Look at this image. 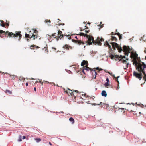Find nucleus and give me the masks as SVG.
<instances>
[{"mask_svg":"<svg viewBox=\"0 0 146 146\" xmlns=\"http://www.w3.org/2000/svg\"><path fill=\"white\" fill-rule=\"evenodd\" d=\"M103 27V24L102 25H100V28H102Z\"/></svg>","mask_w":146,"mask_h":146,"instance_id":"8fccbe9b","label":"nucleus"},{"mask_svg":"<svg viewBox=\"0 0 146 146\" xmlns=\"http://www.w3.org/2000/svg\"><path fill=\"white\" fill-rule=\"evenodd\" d=\"M30 32H31V31L29 32V34H25V37L26 38H31L33 37V40H34L35 39H36L38 38V31L36 30L35 29L34 30V33L37 34L35 35V34L31 33V34H32V35H31L30 34Z\"/></svg>","mask_w":146,"mask_h":146,"instance_id":"7ed1b4c3","label":"nucleus"},{"mask_svg":"<svg viewBox=\"0 0 146 146\" xmlns=\"http://www.w3.org/2000/svg\"><path fill=\"white\" fill-rule=\"evenodd\" d=\"M96 69L97 70H98V71H99L100 70H102L101 69H99V68L98 67H97L96 68Z\"/></svg>","mask_w":146,"mask_h":146,"instance_id":"4c0bfd02","label":"nucleus"},{"mask_svg":"<svg viewBox=\"0 0 146 146\" xmlns=\"http://www.w3.org/2000/svg\"><path fill=\"white\" fill-rule=\"evenodd\" d=\"M25 85H26V86H27L28 85V83H26V84Z\"/></svg>","mask_w":146,"mask_h":146,"instance_id":"bf43d9fd","label":"nucleus"},{"mask_svg":"<svg viewBox=\"0 0 146 146\" xmlns=\"http://www.w3.org/2000/svg\"><path fill=\"white\" fill-rule=\"evenodd\" d=\"M65 36L68 37V38L69 39H71V36H70V35H65Z\"/></svg>","mask_w":146,"mask_h":146,"instance_id":"7c9ffc66","label":"nucleus"},{"mask_svg":"<svg viewBox=\"0 0 146 146\" xmlns=\"http://www.w3.org/2000/svg\"><path fill=\"white\" fill-rule=\"evenodd\" d=\"M138 54H134L132 53H131V58H133V59L132 60V61L133 62V64L134 65L135 64V65L136 64V62H135V60L137 61V58L138 57Z\"/></svg>","mask_w":146,"mask_h":146,"instance_id":"1a4fd4ad","label":"nucleus"},{"mask_svg":"<svg viewBox=\"0 0 146 146\" xmlns=\"http://www.w3.org/2000/svg\"><path fill=\"white\" fill-rule=\"evenodd\" d=\"M7 26H8L9 25V23H7Z\"/></svg>","mask_w":146,"mask_h":146,"instance_id":"69168bd1","label":"nucleus"},{"mask_svg":"<svg viewBox=\"0 0 146 146\" xmlns=\"http://www.w3.org/2000/svg\"><path fill=\"white\" fill-rule=\"evenodd\" d=\"M135 62H136V64L135 65V66H136V69L138 70L139 72H141L142 73V72L144 75L146 74L144 70V69H143L141 68V64L140 63H138L135 60Z\"/></svg>","mask_w":146,"mask_h":146,"instance_id":"20e7f679","label":"nucleus"},{"mask_svg":"<svg viewBox=\"0 0 146 146\" xmlns=\"http://www.w3.org/2000/svg\"><path fill=\"white\" fill-rule=\"evenodd\" d=\"M114 78H116V80L117 81V82L118 83V85L119 86V81H118V78H119V76H118L117 77H115L114 76Z\"/></svg>","mask_w":146,"mask_h":146,"instance_id":"cd10ccee","label":"nucleus"},{"mask_svg":"<svg viewBox=\"0 0 146 146\" xmlns=\"http://www.w3.org/2000/svg\"><path fill=\"white\" fill-rule=\"evenodd\" d=\"M49 144L51 145H52V144L50 142H49Z\"/></svg>","mask_w":146,"mask_h":146,"instance_id":"0e129e2a","label":"nucleus"},{"mask_svg":"<svg viewBox=\"0 0 146 146\" xmlns=\"http://www.w3.org/2000/svg\"><path fill=\"white\" fill-rule=\"evenodd\" d=\"M137 60L139 62H140L141 61L140 58L139 57H138L137 58Z\"/></svg>","mask_w":146,"mask_h":146,"instance_id":"e433bc0d","label":"nucleus"},{"mask_svg":"<svg viewBox=\"0 0 146 146\" xmlns=\"http://www.w3.org/2000/svg\"><path fill=\"white\" fill-rule=\"evenodd\" d=\"M75 38L77 39V40L72 39V41L73 42L76 43L78 45H82L84 48H85V46L84 45L85 43L83 41H82L81 40H78L77 36H75Z\"/></svg>","mask_w":146,"mask_h":146,"instance_id":"423d86ee","label":"nucleus"},{"mask_svg":"<svg viewBox=\"0 0 146 146\" xmlns=\"http://www.w3.org/2000/svg\"><path fill=\"white\" fill-rule=\"evenodd\" d=\"M141 65L142 69H144L145 68H146V65L144 62H142V64H141Z\"/></svg>","mask_w":146,"mask_h":146,"instance_id":"aec40b11","label":"nucleus"},{"mask_svg":"<svg viewBox=\"0 0 146 146\" xmlns=\"http://www.w3.org/2000/svg\"><path fill=\"white\" fill-rule=\"evenodd\" d=\"M31 47H34V48H40L39 47H38V46H37L35 45H34L33 44V45H32L31 46ZM30 48L31 49H32L31 48Z\"/></svg>","mask_w":146,"mask_h":146,"instance_id":"393cba45","label":"nucleus"},{"mask_svg":"<svg viewBox=\"0 0 146 146\" xmlns=\"http://www.w3.org/2000/svg\"><path fill=\"white\" fill-rule=\"evenodd\" d=\"M84 69L85 70H86V71H89V69L90 70H92V69L91 68L88 67L87 66H86L85 67V68H84Z\"/></svg>","mask_w":146,"mask_h":146,"instance_id":"4be33fe9","label":"nucleus"},{"mask_svg":"<svg viewBox=\"0 0 146 146\" xmlns=\"http://www.w3.org/2000/svg\"><path fill=\"white\" fill-rule=\"evenodd\" d=\"M143 78L145 80L146 78V74H145V75H144V76L143 77Z\"/></svg>","mask_w":146,"mask_h":146,"instance_id":"c03bdc74","label":"nucleus"},{"mask_svg":"<svg viewBox=\"0 0 146 146\" xmlns=\"http://www.w3.org/2000/svg\"><path fill=\"white\" fill-rule=\"evenodd\" d=\"M22 136L21 135H20V136L19 137V139H18V141H22Z\"/></svg>","mask_w":146,"mask_h":146,"instance_id":"c756f323","label":"nucleus"},{"mask_svg":"<svg viewBox=\"0 0 146 146\" xmlns=\"http://www.w3.org/2000/svg\"><path fill=\"white\" fill-rule=\"evenodd\" d=\"M67 89L68 90V91L67 90H65V89H64V92H66L69 96L71 95L72 96V95H73L74 96H75V95L73 94V92H74V90H71L68 88Z\"/></svg>","mask_w":146,"mask_h":146,"instance_id":"9b49d317","label":"nucleus"},{"mask_svg":"<svg viewBox=\"0 0 146 146\" xmlns=\"http://www.w3.org/2000/svg\"><path fill=\"white\" fill-rule=\"evenodd\" d=\"M34 140H36L37 142H39L41 141L40 138H35Z\"/></svg>","mask_w":146,"mask_h":146,"instance_id":"bb28decb","label":"nucleus"},{"mask_svg":"<svg viewBox=\"0 0 146 146\" xmlns=\"http://www.w3.org/2000/svg\"><path fill=\"white\" fill-rule=\"evenodd\" d=\"M85 32H86V33H88L90 31L89 30H87L86 29L85 30Z\"/></svg>","mask_w":146,"mask_h":146,"instance_id":"ea45409f","label":"nucleus"},{"mask_svg":"<svg viewBox=\"0 0 146 146\" xmlns=\"http://www.w3.org/2000/svg\"><path fill=\"white\" fill-rule=\"evenodd\" d=\"M58 33L57 36L56 35V33H55L52 34L51 35H48L49 36L50 38L51 39L52 38V37H53L57 41H58L59 39H61L62 38L65 36L64 34L63 35L62 34V32L60 30H58Z\"/></svg>","mask_w":146,"mask_h":146,"instance_id":"f03ea898","label":"nucleus"},{"mask_svg":"<svg viewBox=\"0 0 146 146\" xmlns=\"http://www.w3.org/2000/svg\"><path fill=\"white\" fill-rule=\"evenodd\" d=\"M24 80V78H19V80Z\"/></svg>","mask_w":146,"mask_h":146,"instance_id":"79ce46f5","label":"nucleus"},{"mask_svg":"<svg viewBox=\"0 0 146 146\" xmlns=\"http://www.w3.org/2000/svg\"><path fill=\"white\" fill-rule=\"evenodd\" d=\"M5 92L6 93H8L9 94H12V92L10 91L9 90H7L5 91Z\"/></svg>","mask_w":146,"mask_h":146,"instance_id":"c85d7f7f","label":"nucleus"},{"mask_svg":"<svg viewBox=\"0 0 146 146\" xmlns=\"http://www.w3.org/2000/svg\"><path fill=\"white\" fill-rule=\"evenodd\" d=\"M43 82H41L40 83H41V84L42 85H43Z\"/></svg>","mask_w":146,"mask_h":146,"instance_id":"e2e57ef3","label":"nucleus"},{"mask_svg":"<svg viewBox=\"0 0 146 146\" xmlns=\"http://www.w3.org/2000/svg\"><path fill=\"white\" fill-rule=\"evenodd\" d=\"M40 80V79H38V81H37L36 82H41V80Z\"/></svg>","mask_w":146,"mask_h":146,"instance_id":"49530a36","label":"nucleus"},{"mask_svg":"<svg viewBox=\"0 0 146 146\" xmlns=\"http://www.w3.org/2000/svg\"><path fill=\"white\" fill-rule=\"evenodd\" d=\"M0 22H1V23L0 24V25L2 27H5V25L4 23H3L4 21L2 20H0Z\"/></svg>","mask_w":146,"mask_h":146,"instance_id":"5701e85b","label":"nucleus"},{"mask_svg":"<svg viewBox=\"0 0 146 146\" xmlns=\"http://www.w3.org/2000/svg\"><path fill=\"white\" fill-rule=\"evenodd\" d=\"M119 85L118 86H118L117 87V90L119 89Z\"/></svg>","mask_w":146,"mask_h":146,"instance_id":"3c124183","label":"nucleus"},{"mask_svg":"<svg viewBox=\"0 0 146 146\" xmlns=\"http://www.w3.org/2000/svg\"><path fill=\"white\" fill-rule=\"evenodd\" d=\"M104 41V39L103 38H101L100 39L99 37H98L96 41V43L100 45L102 44V43L100 42H102Z\"/></svg>","mask_w":146,"mask_h":146,"instance_id":"f8f14e48","label":"nucleus"},{"mask_svg":"<svg viewBox=\"0 0 146 146\" xmlns=\"http://www.w3.org/2000/svg\"><path fill=\"white\" fill-rule=\"evenodd\" d=\"M118 36H119V39L120 40L122 39V34L119 35Z\"/></svg>","mask_w":146,"mask_h":146,"instance_id":"c9c22d12","label":"nucleus"},{"mask_svg":"<svg viewBox=\"0 0 146 146\" xmlns=\"http://www.w3.org/2000/svg\"><path fill=\"white\" fill-rule=\"evenodd\" d=\"M74 91H75V92H76L77 94H80V95H82V96H85V95H86L85 94H83V92H79L76 90Z\"/></svg>","mask_w":146,"mask_h":146,"instance_id":"dca6fc26","label":"nucleus"},{"mask_svg":"<svg viewBox=\"0 0 146 146\" xmlns=\"http://www.w3.org/2000/svg\"><path fill=\"white\" fill-rule=\"evenodd\" d=\"M114 50H115V48H117L118 50V51L120 52L123 50L122 48L117 43L115 42H111V43Z\"/></svg>","mask_w":146,"mask_h":146,"instance_id":"39448f33","label":"nucleus"},{"mask_svg":"<svg viewBox=\"0 0 146 146\" xmlns=\"http://www.w3.org/2000/svg\"><path fill=\"white\" fill-rule=\"evenodd\" d=\"M104 86H105V87H107V86H109V83L108 82H106L104 84Z\"/></svg>","mask_w":146,"mask_h":146,"instance_id":"473e14b6","label":"nucleus"},{"mask_svg":"<svg viewBox=\"0 0 146 146\" xmlns=\"http://www.w3.org/2000/svg\"><path fill=\"white\" fill-rule=\"evenodd\" d=\"M63 48L64 49H66V50H69L70 49H72V47H71L70 46L68 45H65L63 47Z\"/></svg>","mask_w":146,"mask_h":146,"instance_id":"4468645a","label":"nucleus"},{"mask_svg":"<svg viewBox=\"0 0 146 146\" xmlns=\"http://www.w3.org/2000/svg\"><path fill=\"white\" fill-rule=\"evenodd\" d=\"M5 74H7L8 75L10 76V77H11V78H12V79H14V77H15L14 76L10 75L9 74H7V73H6Z\"/></svg>","mask_w":146,"mask_h":146,"instance_id":"2f4dec72","label":"nucleus"},{"mask_svg":"<svg viewBox=\"0 0 146 146\" xmlns=\"http://www.w3.org/2000/svg\"><path fill=\"white\" fill-rule=\"evenodd\" d=\"M106 44V45L108 46L109 50H111L112 48H111V46L109 44L108 42L107 41H106L105 42V44Z\"/></svg>","mask_w":146,"mask_h":146,"instance_id":"6ab92c4d","label":"nucleus"},{"mask_svg":"<svg viewBox=\"0 0 146 146\" xmlns=\"http://www.w3.org/2000/svg\"><path fill=\"white\" fill-rule=\"evenodd\" d=\"M58 25L59 26H60V25H64V23H59Z\"/></svg>","mask_w":146,"mask_h":146,"instance_id":"58836bf2","label":"nucleus"},{"mask_svg":"<svg viewBox=\"0 0 146 146\" xmlns=\"http://www.w3.org/2000/svg\"><path fill=\"white\" fill-rule=\"evenodd\" d=\"M88 62L87 61L83 60L81 63V65L82 66H84L85 65V67H86V66H88Z\"/></svg>","mask_w":146,"mask_h":146,"instance_id":"ddd939ff","label":"nucleus"},{"mask_svg":"<svg viewBox=\"0 0 146 146\" xmlns=\"http://www.w3.org/2000/svg\"><path fill=\"white\" fill-rule=\"evenodd\" d=\"M133 75L136 78L139 79L140 80L142 78V73L141 72L138 73L134 71L133 73Z\"/></svg>","mask_w":146,"mask_h":146,"instance_id":"9d476101","label":"nucleus"},{"mask_svg":"<svg viewBox=\"0 0 146 146\" xmlns=\"http://www.w3.org/2000/svg\"><path fill=\"white\" fill-rule=\"evenodd\" d=\"M115 33H114L113 32H112L111 33V35H115Z\"/></svg>","mask_w":146,"mask_h":146,"instance_id":"a18cd8bd","label":"nucleus"},{"mask_svg":"<svg viewBox=\"0 0 146 146\" xmlns=\"http://www.w3.org/2000/svg\"><path fill=\"white\" fill-rule=\"evenodd\" d=\"M15 33H13L12 32H9L8 31L5 32L2 30H0V37H1V35L3 33H5V35H8V36H7V37H9L15 38V37H19V38L18 40L20 41L21 40V38H22V35L20 34L21 32H15Z\"/></svg>","mask_w":146,"mask_h":146,"instance_id":"f257e3e1","label":"nucleus"},{"mask_svg":"<svg viewBox=\"0 0 146 146\" xmlns=\"http://www.w3.org/2000/svg\"><path fill=\"white\" fill-rule=\"evenodd\" d=\"M116 58H117L118 59H119L120 58V60H122V59L123 58H126L125 56H123L122 55H120L119 56V55H116Z\"/></svg>","mask_w":146,"mask_h":146,"instance_id":"2eb2a0df","label":"nucleus"},{"mask_svg":"<svg viewBox=\"0 0 146 146\" xmlns=\"http://www.w3.org/2000/svg\"><path fill=\"white\" fill-rule=\"evenodd\" d=\"M123 48L125 54L128 56V55L130 53V51L131 50V49L129 46H127L126 45L123 46Z\"/></svg>","mask_w":146,"mask_h":146,"instance_id":"0eeeda50","label":"nucleus"},{"mask_svg":"<svg viewBox=\"0 0 146 146\" xmlns=\"http://www.w3.org/2000/svg\"><path fill=\"white\" fill-rule=\"evenodd\" d=\"M43 50H44L45 51H46V49H47L45 47H44L43 48Z\"/></svg>","mask_w":146,"mask_h":146,"instance_id":"603ef678","label":"nucleus"},{"mask_svg":"<svg viewBox=\"0 0 146 146\" xmlns=\"http://www.w3.org/2000/svg\"><path fill=\"white\" fill-rule=\"evenodd\" d=\"M93 71L94 72L95 74L96 75L97 74L95 70H94Z\"/></svg>","mask_w":146,"mask_h":146,"instance_id":"13d9d810","label":"nucleus"},{"mask_svg":"<svg viewBox=\"0 0 146 146\" xmlns=\"http://www.w3.org/2000/svg\"><path fill=\"white\" fill-rule=\"evenodd\" d=\"M144 52L145 53H146V50H145L144 51Z\"/></svg>","mask_w":146,"mask_h":146,"instance_id":"774afa93","label":"nucleus"},{"mask_svg":"<svg viewBox=\"0 0 146 146\" xmlns=\"http://www.w3.org/2000/svg\"><path fill=\"white\" fill-rule=\"evenodd\" d=\"M101 95L102 96L106 97L107 96V94L105 91L103 90L101 93Z\"/></svg>","mask_w":146,"mask_h":146,"instance_id":"a211bd4d","label":"nucleus"},{"mask_svg":"<svg viewBox=\"0 0 146 146\" xmlns=\"http://www.w3.org/2000/svg\"><path fill=\"white\" fill-rule=\"evenodd\" d=\"M25 138H26V137L25 136H23V139H25Z\"/></svg>","mask_w":146,"mask_h":146,"instance_id":"6e6d98bb","label":"nucleus"},{"mask_svg":"<svg viewBox=\"0 0 146 146\" xmlns=\"http://www.w3.org/2000/svg\"><path fill=\"white\" fill-rule=\"evenodd\" d=\"M50 84L52 85H55V84H54V83H53V82H52V83H51Z\"/></svg>","mask_w":146,"mask_h":146,"instance_id":"09e8293b","label":"nucleus"},{"mask_svg":"<svg viewBox=\"0 0 146 146\" xmlns=\"http://www.w3.org/2000/svg\"><path fill=\"white\" fill-rule=\"evenodd\" d=\"M135 112H134V113H133V114H134V115H137V113H135Z\"/></svg>","mask_w":146,"mask_h":146,"instance_id":"052dcab7","label":"nucleus"},{"mask_svg":"<svg viewBox=\"0 0 146 146\" xmlns=\"http://www.w3.org/2000/svg\"><path fill=\"white\" fill-rule=\"evenodd\" d=\"M31 33H32V32H30V35H32V34H31Z\"/></svg>","mask_w":146,"mask_h":146,"instance_id":"338daca9","label":"nucleus"},{"mask_svg":"<svg viewBox=\"0 0 146 146\" xmlns=\"http://www.w3.org/2000/svg\"><path fill=\"white\" fill-rule=\"evenodd\" d=\"M102 102H100V103L99 104H96V103H94L93 104V105H102Z\"/></svg>","mask_w":146,"mask_h":146,"instance_id":"72a5a7b5","label":"nucleus"},{"mask_svg":"<svg viewBox=\"0 0 146 146\" xmlns=\"http://www.w3.org/2000/svg\"><path fill=\"white\" fill-rule=\"evenodd\" d=\"M78 35H80V36H84V37H86V38H88V35L87 34H85L84 33H80L79 34H78Z\"/></svg>","mask_w":146,"mask_h":146,"instance_id":"f3484780","label":"nucleus"},{"mask_svg":"<svg viewBox=\"0 0 146 146\" xmlns=\"http://www.w3.org/2000/svg\"><path fill=\"white\" fill-rule=\"evenodd\" d=\"M106 81L107 82H109V79L108 78H107L106 79Z\"/></svg>","mask_w":146,"mask_h":146,"instance_id":"37998d69","label":"nucleus"},{"mask_svg":"<svg viewBox=\"0 0 146 146\" xmlns=\"http://www.w3.org/2000/svg\"><path fill=\"white\" fill-rule=\"evenodd\" d=\"M115 35L117 34L118 36L119 35H121V34H120L119 33H115Z\"/></svg>","mask_w":146,"mask_h":146,"instance_id":"de8ad7c7","label":"nucleus"},{"mask_svg":"<svg viewBox=\"0 0 146 146\" xmlns=\"http://www.w3.org/2000/svg\"><path fill=\"white\" fill-rule=\"evenodd\" d=\"M69 120L71 122H72V124H73L74 122V120L72 117H70L69 119Z\"/></svg>","mask_w":146,"mask_h":146,"instance_id":"412c9836","label":"nucleus"},{"mask_svg":"<svg viewBox=\"0 0 146 146\" xmlns=\"http://www.w3.org/2000/svg\"><path fill=\"white\" fill-rule=\"evenodd\" d=\"M85 70H84V69H83V70H82V72H83V73H84V74H85V72H84V71H85Z\"/></svg>","mask_w":146,"mask_h":146,"instance_id":"864d4df0","label":"nucleus"},{"mask_svg":"<svg viewBox=\"0 0 146 146\" xmlns=\"http://www.w3.org/2000/svg\"><path fill=\"white\" fill-rule=\"evenodd\" d=\"M111 40L113 41H116L117 40V38L114 36H112L111 37Z\"/></svg>","mask_w":146,"mask_h":146,"instance_id":"a878e982","label":"nucleus"},{"mask_svg":"<svg viewBox=\"0 0 146 146\" xmlns=\"http://www.w3.org/2000/svg\"><path fill=\"white\" fill-rule=\"evenodd\" d=\"M122 61V62L123 63H126L127 62L126 60H121Z\"/></svg>","mask_w":146,"mask_h":146,"instance_id":"f704fd0d","label":"nucleus"},{"mask_svg":"<svg viewBox=\"0 0 146 146\" xmlns=\"http://www.w3.org/2000/svg\"><path fill=\"white\" fill-rule=\"evenodd\" d=\"M45 82L46 83H49V82L47 81H45Z\"/></svg>","mask_w":146,"mask_h":146,"instance_id":"680f3d73","label":"nucleus"},{"mask_svg":"<svg viewBox=\"0 0 146 146\" xmlns=\"http://www.w3.org/2000/svg\"><path fill=\"white\" fill-rule=\"evenodd\" d=\"M34 90L35 91H36V88L35 87H34Z\"/></svg>","mask_w":146,"mask_h":146,"instance_id":"4d7b16f0","label":"nucleus"},{"mask_svg":"<svg viewBox=\"0 0 146 146\" xmlns=\"http://www.w3.org/2000/svg\"><path fill=\"white\" fill-rule=\"evenodd\" d=\"M129 64V63H127V65H126V67H127V68H128V65Z\"/></svg>","mask_w":146,"mask_h":146,"instance_id":"5fc2aeb1","label":"nucleus"},{"mask_svg":"<svg viewBox=\"0 0 146 146\" xmlns=\"http://www.w3.org/2000/svg\"><path fill=\"white\" fill-rule=\"evenodd\" d=\"M116 55H113L111 54L110 56V57L111 59H115V58H116Z\"/></svg>","mask_w":146,"mask_h":146,"instance_id":"b1692460","label":"nucleus"},{"mask_svg":"<svg viewBox=\"0 0 146 146\" xmlns=\"http://www.w3.org/2000/svg\"><path fill=\"white\" fill-rule=\"evenodd\" d=\"M45 21L46 22V23H47V22H51V21L50 20H45Z\"/></svg>","mask_w":146,"mask_h":146,"instance_id":"a19ab883","label":"nucleus"},{"mask_svg":"<svg viewBox=\"0 0 146 146\" xmlns=\"http://www.w3.org/2000/svg\"><path fill=\"white\" fill-rule=\"evenodd\" d=\"M88 43L89 45L92 44V42L93 43H96V41L94 40V38L92 37V36L90 35H88Z\"/></svg>","mask_w":146,"mask_h":146,"instance_id":"6e6552de","label":"nucleus"}]
</instances>
